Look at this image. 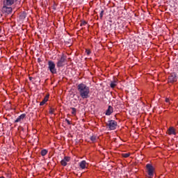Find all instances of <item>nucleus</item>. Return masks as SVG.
<instances>
[{
	"instance_id": "obj_1",
	"label": "nucleus",
	"mask_w": 178,
	"mask_h": 178,
	"mask_svg": "<svg viewBox=\"0 0 178 178\" xmlns=\"http://www.w3.org/2000/svg\"><path fill=\"white\" fill-rule=\"evenodd\" d=\"M77 91L82 99L90 98V87L84 83H79L77 86Z\"/></svg>"
},
{
	"instance_id": "obj_2",
	"label": "nucleus",
	"mask_w": 178,
	"mask_h": 178,
	"mask_svg": "<svg viewBox=\"0 0 178 178\" xmlns=\"http://www.w3.org/2000/svg\"><path fill=\"white\" fill-rule=\"evenodd\" d=\"M47 65L48 69L49 70V72L51 73V74H56L58 73V70H56V65L54 61L49 60Z\"/></svg>"
},
{
	"instance_id": "obj_3",
	"label": "nucleus",
	"mask_w": 178,
	"mask_h": 178,
	"mask_svg": "<svg viewBox=\"0 0 178 178\" xmlns=\"http://www.w3.org/2000/svg\"><path fill=\"white\" fill-rule=\"evenodd\" d=\"M106 126L108 130H116V127H118V122L113 120H108V122H106Z\"/></svg>"
},
{
	"instance_id": "obj_4",
	"label": "nucleus",
	"mask_w": 178,
	"mask_h": 178,
	"mask_svg": "<svg viewBox=\"0 0 178 178\" xmlns=\"http://www.w3.org/2000/svg\"><path fill=\"white\" fill-rule=\"evenodd\" d=\"M146 169L148 176L149 177H154V170H155V168L152 166V164L147 163L146 165Z\"/></svg>"
},
{
	"instance_id": "obj_5",
	"label": "nucleus",
	"mask_w": 178,
	"mask_h": 178,
	"mask_svg": "<svg viewBox=\"0 0 178 178\" xmlns=\"http://www.w3.org/2000/svg\"><path fill=\"white\" fill-rule=\"evenodd\" d=\"M66 63V56L65 55H62L60 58L58 60L56 63L57 67H63Z\"/></svg>"
},
{
	"instance_id": "obj_6",
	"label": "nucleus",
	"mask_w": 178,
	"mask_h": 178,
	"mask_svg": "<svg viewBox=\"0 0 178 178\" xmlns=\"http://www.w3.org/2000/svg\"><path fill=\"white\" fill-rule=\"evenodd\" d=\"M176 81H177V74L172 72L168 76V83H176Z\"/></svg>"
},
{
	"instance_id": "obj_7",
	"label": "nucleus",
	"mask_w": 178,
	"mask_h": 178,
	"mask_svg": "<svg viewBox=\"0 0 178 178\" xmlns=\"http://www.w3.org/2000/svg\"><path fill=\"white\" fill-rule=\"evenodd\" d=\"M2 12L7 13V15H10V13H12V8L8 7V6H3L2 8Z\"/></svg>"
},
{
	"instance_id": "obj_8",
	"label": "nucleus",
	"mask_w": 178,
	"mask_h": 178,
	"mask_svg": "<svg viewBox=\"0 0 178 178\" xmlns=\"http://www.w3.org/2000/svg\"><path fill=\"white\" fill-rule=\"evenodd\" d=\"M70 161V157L69 156H65L63 160L60 161V164L62 166H67V162Z\"/></svg>"
},
{
	"instance_id": "obj_9",
	"label": "nucleus",
	"mask_w": 178,
	"mask_h": 178,
	"mask_svg": "<svg viewBox=\"0 0 178 178\" xmlns=\"http://www.w3.org/2000/svg\"><path fill=\"white\" fill-rule=\"evenodd\" d=\"M15 3V0H3V5L6 6H12Z\"/></svg>"
},
{
	"instance_id": "obj_10",
	"label": "nucleus",
	"mask_w": 178,
	"mask_h": 178,
	"mask_svg": "<svg viewBox=\"0 0 178 178\" xmlns=\"http://www.w3.org/2000/svg\"><path fill=\"white\" fill-rule=\"evenodd\" d=\"M113 113V107L108 106V109L106 111V116H111Z\"/></svg>"
},
{
	"instance_id": "obj_11",
	"label": "nucleus",
	"mask_w": 178,
	"mask_h": 178,
	"mask_svg": "<svg viewBox=\"0 0 178 178\" xmlns=\"http://www.w3.org/2000/svg\"><path fill=\"white\" fill-rule=\"evenodd\" d=\"M24 118H26V114H22L15 120V123H19L22 122L24 119Z\"/></svg>"
},
{
	"instance_id": "obj_12",
	"label": "nucleus",
	"mask_w": 178,
	"mask_h": 178,
	"mask_svg": "<svg viewBox=\"0 0 178 178\" xmlns=\"http://www.w3.org/2000/svg\"><path fill=\"white\" fill-rule=\"evenodd\" d=\"M168 134L170 136H172V134H173L174 136H176V131L175 128H173V127H170L168 130Z\"/></svg>"
},
{
	"instance_id": "obj_13",
	"label": "nucleus",
	"mask_w": 178,
	"mask_h": 178,
	"mask_svg": "<svg viewBox=\"0 0 178 178\" xmlns=\"http://www.w3.org/2000/svg\"><path fill=\"white\" fill-rule=\"evenodd\" d=\"M86 165H87V162L84 160L79 163V166L81 169H86Z\"/></svg>"
},
{
	"instance_id": "obj_14",
	"label": "nucleus",
	"mask_w": 178,
	"mask_h": 178,
	"mask_svg": "<svg viewBox=\"0 0 178 178\" xmlns=\"http://www.w3.org/2000/svg\"><path fill=\"white\" fill-rule=\"evenodd\" d=\"M48 98H49V96H46L44 98V99L40 103V106L45 105V103H47L48 102Z\"/></svg>"
},
{
	"instance_id": "obj_15",
	"label": "nucleus",
	"mask_w": 178,
	"mask_h": 178,
	"mask_svg": "<svg viewBox=\"0 0 178 178\" xmlns=\"http://www.w3.org/2000/svg\"><path fill=\"white\" fill-rule=\"evenodd\" d=\"M118 86V81H113L110 83V87L111 88H115Z\"/></svg>"
},
{
	"instance_id": "obj_16",
	"label": "nucleus",
	"mask_w": 178,
	"mask_h": 178,
	"mask_svg": "<svg viewBox=\"0 0 178 178\" xmlns=\"http://www.w3.org/2000/svg\"><path fill=\"white\" fill-rule=\"evenodd\" d=\"M47 154H48V150H47V149H42V151H41V155H42V156H45V155H47Z\"/></svg>"
},
{
	"instance_id": "obj_17",
	"label": "nucleus",
	"mask_w": 178,
	"mask_h": 178,
	"mask_svg": "<svg viewBox=\"0 0 178 178\" xmlns=\"http://www.w3.org/2000/svg\"><path fill=\"white\" fill-rule=\"evenodd\" d=\"M90 140L92 141V143H95V141H97V136H90Z\"/></svg>"
},
{
	"instance_id": "obj_18",
	"label": "nucleus",
	"mask_w": 178,
	"mask_h": 178,
	"mask_svg": "<svg viewBox=\"0 0 178 178\" xmlns=\"http://www.w3.org/2000/svg\"><path fill=\"white\" fill-rule=\"evenodd\" d=\"M71 109H72L71 113L72 115H74V116H75L76 113H77V109H76V108H74V107H72Z\"/></svg>"
},
{
	"instance_id": "obj_19",
	"label": "nucleus",
	"mask_w": 178,
	"mask_h": 178,
	"mask_svg": "<svg viewBox=\"0 0 178 178\" xmlns=\"http://www.w3.org/2000/svg\"><path fill=\"white\" fill-rule=\"evenodd\" d=\"M122 156L123 158H129V156H130V153H123L122 154Z\"/></svg>"
},
{
	"instance_id": "obj_20",
	"label": "nucleus",
	"mask_w": 178,
	"mask_h": 178,
	"mask_svg": "<svg viewBox=\"0 0 178 178\" xmlns=\"http://www.w3.org/2000/svg\"><path fill=\"white\" fill-rule=\"evenodd\" d=\"M105 11L104 10H102L101 11H100V14H99V16H100V19H102V17H104V13Z\"/></svg>"
},
{
	"instance_id": "obj_21",
	"label": "nucleus",
	"mask_w": 178,
	"mask_h": 178,
	"mask_svg": "<svg viewBox=\"0 0 178 178\" xmlns=\"http://www.w3.org/2000/svg\"><path fill=\"white\" fill-rule=\"evenodd\" d=\"M86 24H87V22H86V21H82V22H81L80 26H81V27H83V26H86Z\"/></svg>"
},
{
	"instance_id": "obj_22",
	"label": "nucleus",
	"mask_w": 178,
	"mask_h": 178,
	"mask_svg": "<svg viewBox=\"0 0 178 178\" xmlns=\"http://www.w3.org/2000/svg\"><path fill=\"white\" fill-rule=\"evenodd\" d=\"M54 112H55V109L51 108L49 109V113L51 115H53Z\"/></svg>"
},
{
	"instance_id": "obj_23",
	"label": "nucleus",
	"mask_w": 178,
	"mask_h": 178,
	"mask_svg": "<svg viewBox=\"0 0 178 178\" xmlns=\"http://www.w3.org/2000/svg\"><path fill=\"white\" fill-rule=\"evenodd\" d=\"M65 122H67V124H69V125L72 124L70 121L69 120H67V119H65Z\"/></svg>"
},
{
	"instance_id": "obj_24",
	"label": "nucleus",
	"mask_w": 178,
	"mask_h": 178,
	"mask_svg": "<svg viewBox=\"0 0 178 178\" xmlns=\"http://www.w3.org/2000/svg\"><path fill=\"white\" fill-rule=\"evenodd\" d=\"M86 54H87V55H90V54H91V51L86 50Z\"/></svg>"
},
{
	"instance_id": "obj_25",
	"label": "nucleus",
	"mask_w": 178,
	"mask_h": 178,
	"mask_svg": "<svg viewBox=\"0 0 178 178\" xmlns=\"http://www.w3.org/2000/svg\"><path fill=\"white\" fill-rule=\"evenodd\" d=\"M170 99H169V98H166V99H165V102L168 103V102H170Z\"/></svg>"
},
{
	"instance_id": "obj_26",
	"label": "nucleus",
	"mask_w": 178,
	"mask_h": 178,
	"mask_svg": "<svg viewBox=\"0 0 178 178\" xmlns=\"http://www.w3.org/2000/svg\"><path fill=\"white\" fill-rule=\"evenodd\" d=\"M0 178H5V177H3V176H1V177H0Z\"/></svg>"
},
{
	"instance_id": "obj_27",
	"label": "nucleus",
	"mask_w": 178,
	"mask_h": 178,
	"mask_svg": "<svg viewBox=\"0 0 178 178\" xmlns=\"http://www.w3.org/2000/svg\"><path fill=\"white\" fill-rule=\"evenodd\" d=\"M18 0H14V2H17Z\"/></svg>"
},
{
	"instance_id": "obj_28",
	"label": "nucleus",
	"mask_w": 178,
	"mask_h": 178,
	"mask_svg": "<svg viewBox=\"0 0 178 178\" xmlns=\"http://www.w3.org/2000/svg\"><path fill=\"white\" fill-rule=\"evenodd\" d=\"M31 79H32V78H31V77H30V78H29V80H31Z\"/></svg>"
}]
</instances>
